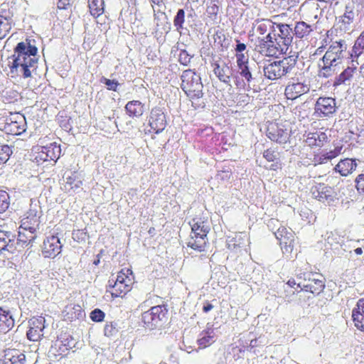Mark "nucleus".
<instances>
[{
    "label": "nucleus",
    "instance_id": "obj_31",
    "mask_svg": "<svg viewBox=\"0 0 364 364\" xmlns=\"http://www.w3.org/2000/svg\"><path fill=\"white\" fill-rule=\"evenodd\" d=\"M355 159L346 158L340 161L334 167L336 172L339 173L342 176H347L352 173L357 168Z\"/></svg>",
    "mask_w": 364,
    "mask_h": 364
},
{
    "label": "nucleus",
    "instance_id": "obj_20",
    "mask_svg": "<svg viewBox=\"0 0 364 364\" xmlns=\"http://www.w3.org/2000/svg\"><path fill=\"white\" fill-rule=\"evenodd\" d=\"M276 28H278L279 32L276 33L275 38H277L286 53L292 42V28L288 24L277 23Z\"/></svg>",
    "mask_w": 364,
    "mask_h": 364
},
{
    "label": "nucleus",
    "instance_id": "obj_61",
    "mask_svg": "<svg viewBox=\"0 0 364 364\" xmlns=\"http://www.w3.org/2000/svg\"><path fill=\"white\" fill-rule=\"evenodd\" d=\"M297 282L294 278H290L286 283V284L290 288H295V286L297 287V284L299 283V279H297Z\"/></svg>",
    "mask_w": 364,
    "mask_h": 364
},
{
    "label": "nucleus",
    "instance_id": "obj_62",
    "mask_svg": "<svg viewBox=\"0 0 364 364\" xmlns=\"http://www.w3.org/2000/svg\"><path fill=\"white\" fill-rule=\"evenodd\" d=\"M152 8H154L155 6L161 7L164 5V0H149Z\"/></svg>",
    "mask_w": 364,
    "mask_h": 364
},
{
    "label": "nucleus",
    "instance_id": "obj_34",
    "mask_svg": "<svg viewBox=\"0 0 364 364\" xmlns=\"http://www.w3.org/2000/svg\"><path fill=\"white\" fill-rule=\"evenodd\" d=\"M124 109L129 117L139 118L144 112V104L139 100H132L126 104Z\"/></svg>",
    "mask_w": 364,
    "mask_h": 364
},
{
    "label": "nucleus",
    "instance_id": "obj_59",
    "mask_svg": "<svg viewBox=\"0 0 364 364\" xmlns=\"http://www.w3.org/2000/svg\"><path fill=\"white\" fill-rule=\"evenodd\" d=\"M72 6V0H58L57 7L60 10H67Z\"/></svg>",
    "mask_w": 364,
    "mask_h": 364
},
{
    "label": "nucleus",
    "instance_id": "obj_14",
    "mask_svg": "<svg viewBox=\"0 0 364 364\" xmlns=\"http://www.w3.org/2000/svg\"><path fill=\"white\" fill-rule=\"evenodd\" d=\"M249 244V237L242 232L236 233L234 236H229L226 240L227 248L235 254L247 252Z\"/></svg>",
    "mask_w": 364,
    "mask_h": 364
},
{
    "label": "nucleus",
    "instance_id": "obj_16",
    "mask_svg": "<svg viewBox=\"0 0 364 364\" xmlns=\"http://www.w3.org/2000/svg\"><path fill=\"white\" fill-rule=\"evenodd\" d=\"M62 247L57 235L48 236L43 240L41 252L45 258L54 259L61 252Z\"/></svg>",
    "mask_w": 364,
    "mask_h": 364
},
{
    "label": "nucleus",
    "instance_id": "obj_21",
    "mask_svg": "<svg viewBox=\"0 0 364 364\" xmlns=\"http://www.w3.org/2000/svg\"><path fill=\"white\" fill-rule=\"evenodd\" d=\"M237 72L247 82L252 80V68L248 55H235Z\"/></svg>",
    "mask_w": 364,
    "mask_h": 364
},
{
    "label": "nucleus",
    "instance_id": "obj_56",
    "mask_svg": "<svg viewBox=\"0 0 364 364\" xmlns=\"http://www.w3.org/2000/svg\"><path fill=\"white\" fill-rule=\"evenodd\" d=\"M327 161L328 157H326L325 153H318L314 156L313 162L315 165L325 164Z\"/></svg>",
    "mask_w": 364,
    "mask_h": 364
},
{
    "label": "nucleus",
    "instance_id": "obj_3",
    "mask_svg": "<svg viewBox=\"0 0 364 364\" xmlns=\"http://www.w3.org/2000/svg\"><path fill=\"white\" fill-rule=\"evenodd\" d=\"M276 31L274 34H267L265 36H257L251 41L254 45V50L265 57L278 58L285 53L282 46L277 41Z\"/></svg>",
    "mask_w": 364,
    "mask_h": 364
},
{
    "label": "nucleus",
    "instance_id": "obj_40",
    "mask_svg": "<svg viewBox=\"0 0 364 364\" xmlns=\"http://www.w3.org/2000/svg\"><path fill=\"white\" fill-rule=\"evenodd\" d=\"M294 35L298 38H307L310 33L313 31L311 25L304 21H299L294 26Z\"/></svg>",
    "mask_w": 364,
    "mask_h": 364
},
{
    "label": "nucleus",
    "instance_id": "obj_37",
    "mask_svg": "<svg viewBox=\"0 0 364 364\" xmlns=\"http://www.w3.org/2000/svg\"><path fill=\"white\" fill-rule=\"evenodd\" d=\"M36 232L32 230H24L20 227L18 239L17 241H16V246L17 247L19 245L23 247V245H28L33 242L36 237Z\"/></svg>",
    "mask_w": 364,
    "mask_h": 364
},
{
    "label": "nucleus",
    "instance_id": "obj_58",
    "mask_svg": "<svg viewBox=\"0 0 364 364\" xmlns=\"http://www.w3.org/2000/svg\"><path fill=\"white\" fill-rule=\"evenodd\" d=\"M342 146L336 147L333 150H331L328 152H326V156L328 157V161L331 160L338 155H340L341 152Z\"/></svg>",
    "mask_w": 364,
    "mask_h": 364
},
{
    "label": "nucleus",
    "instance_id": "obj_27",
    "mask_svg": "<svg viewBox=\"0 0 364 364\" xmlns=\"http://www.w3.org/2000/svg\"><path fill=\"white\" fill-rule=\"evenodd\" d=\"M277 23L270 19H257L253 24L252 29L260 36H265L267 34L272 35L276 31Z\"/></svg>",
    "mask_w": 364,
    "mask_h": 364
},
{
    "label": "nucleus",
    "instance_id": "obj_12",
    "mask_svg": "<svg viewBox=\"0 0 364 364\" xmlns=\"http://www.w3.org/2000/svg\"><path fill=\"white\" fill-rule=\"evenodd\" d=\"M46 318L42 316H33L28 320L27 338L31 341H38L43 337Z\"/></svg>",
    "mask_w": 364,
    "mask_h": 364
},
{
    "label": "nucleus",
    "instance_id": "obj_28",
    "mask_svg": "<svg viewBox=\"0 0 364 364\" xmlns=\"http://www.w3.org/2000/svg\"><path fill=\"white\" fill-rule=\"evenodd\" d=\"M6 251L11 254H16L20 250L16 246L14 236L10 232L0 231V253Z\"/></svg>",
    "mask_w": 364,
    "mask_h": 364
},
{
    "label": "nucleus",
    "instance_id": "obj_39",
    "mask_svg": "<svg viewBox=\"0 0 364 364\" xmlns=\"http://www.w3.org/2000/svg\"><path fill=\"white\" fill-rule=\"evenodd\" d=\"M359 65L358 60H351L350 65L348 66L338 77V82L343 83L350 80L358 70Z\"/></svg>",
    "mask_w": 364,
    "mask_h": 364
},
{
    "label": "nucleus",
    "instance_id": "obj_46",
    "mask_svg": "<svg viewBox=\"0 0 364 364\" xmlns=\"http://www.w3.org/2000/svg\"><path fill=\"white\" fill-rule=\"evenodd\" d=\"M14 26V23H11L0 18V39L6 37Z\"/></svg>",
    "mask_w": 364,
    "mask_h": 364
},
{
    "label": "nucleus",
    "instance_id": "obj_48",
    "mask_svg": "<svg viewBox=\"0 0 364 364\" xmlns=\"http://www.w3.org/2000/svg\"><path fill=\"white\" fill-rule=\"evenodd\" d=\"M118 333V326L117 323L111 321L107 322L104 327V334L107 337H113L115 336Z\"/></svg>",
    "mask_w": 364,
    "mask_h": 364
},
{
    "label": "nucleus",
    "instance_id": "obj_24",
    "mask_svg": "<svg viewBox=\"0 0 364 364\" xmlns=\"http://www.w3.org/2000/svg\"><path fill=\"white\" fill-rule=\"evenodd\" d=\"M85 314L80 304H69L65 306L62 311L63 320L67 322H73L82 319Z\"/></svg>",
    "mask_w": 364,
    "mask_h": 364
},
{
    "label": "nucleus",
    "instance_id": "obj_26",
    "mask_svg": "<svg viewBox=\"0 0 364 364\" xmlns=\"http://www.w3.org/2000/svg\"><path fill=\"white\" fill-rule=\"evenodd\" d=\"M40 216L36 209L30 208L21 219V228L36 232L40 224Z\"/></svg>",
    "mask_w": 364,
    "mask_h": 364
},
{
    "label": "nucleus",
    "instance_id": "obj_51",
    "mask_svg": "<svg viewBox=\"0 0 364 364\" xmlns=\"http://www.w3.org/2000/svg\"><path fill=\"white\" fill-rule=\"evenodd\" d=\"M193 56L186 50H181L178 55V62L184 65L188 66L191 62Z\"/></svg>",
    "mask_w": 364,
    "mask_h": 364
},
{
    "label": "nucleus",
    "instance_id": "obj_36",
    "mask_svg": "<svg viewBox=\"0 0 364 364\" xmlns=\"http://www.w3.org/2000/svg\"><path fill=\"white\" fill-rule=\"evenodd\" d=\"M263 157L268 162L274 163L269 168V170L277 171V170L281 168L282 164H281L280 160H279V154L277 151L276 149H273V148L267 149L263 152Z\"/></svg>",
    "mask_w": 364,
    "mask_h": 364
},
{
    "label": "nucleus",
    "instance_id": "obj_23",
    "mask_svg": "<svg viewBox=\"0 0 364 364\" xmlns=\"http://www.w3.org/2000/svg\"><path fill=\"white\" fill-rule=\"evenodd\" d=\"M312 196L320 201L332 199L334 190L332 187L323 183L315 182L310 189Z\"/></svg>",
    "mask_w": 364,
    "mask_h": 364
},
{
    "label": "nucleus",
    "instance_id": "obj_55",
    "mask_svg": "<svg viewBox=\"0 0 364 364\" xmlns=\"http://www.w3.org/2000/svg\"><path fill=\"white\" fill-rule=\"evenodd\" d=\"M198 345L202 348H206L213 342V336L210 335L205 336L198 341Z\"/></svg>",
    "mask_w": 364,
    "mask_h": 364
},
{
    "label": "nucleus",
    "instance_id": "obj_25",
    "mask_svg": "<svg viewBox=\"0 0 364 364\" xmlns=\"http://www.w3.org/2000/svg\"><path fill=\"white\" fill-rule=\"evenodd\" d=\"M328 141V137L325 132L316 131L315 132H309L304 140L306 146L311 149H321Z\"/></svg>",
    "mask_w": 364,
    "mask_h": 364
},
{
    "label": "nucleus",
    "instance_id": "obj_18",
    "mask_svg": "<svg viewBox=\"0 0 364 364\" xmlns=\"http://www.w3.org/2000/svg\"><path fill=\"white\" fill-rule=\"evenodd\" d=\"M149 125L155 134L161 132L166 127V116L161 108L151 109L149 118Z\"/></svg>",
    "mask_w": 364,
    "mask_h": 364
},
{
    "label": "nucleus",
    "instance_id": "obj_8",
    "mask_svg": "<svg viewBox=\"0 0 364 364\" xmlns=\"http://www.w3.org/2000/svg\"><path fill=\"white\" fill-rule=\"evenodd\" d=\"M168 309L166 305H157L141 314V320L149 328H156L167 320Z\"/></svg>",
    "mask_w": 364,
    "mask_h": 364
},
{
    "label": "nucleus",
    "instance_id": "obj_9",
    "mask_svg": "<svg viewBox=\"0 0 364 364\" xmlns=\"http://www.w3.org/2000/svg\"><path fill=\"white\" fill-rule=\"evenodd\" d=\"M61 154L60 145L57 142H52L48 145L37 147L35 161L38 165L46 162H56Z\"/></svg>",
    "mask_w": 364,
    "mask_h": 364
},
{
    "label": "nucleus",
    "instance_id": "obj_17",
    "mask_svg": "<svg viewBox=\"0 0 364 364\" xmlns=\"http://www.w3.org/2000/svg\"><path fill=\"white\" fill-rule=\"evenodd\" d=\"M315 113L320 117H329L336 110L335 99L329 97H320L315 104Z\"/></svg>",
    "mask_w": 364,
    "mask_h": 364
},
{
    "label": "nucleus",
    "instance_id": "obj_45",
    "mask_svg": "<svg viewBox=\"0 0 364 364\" xmlns=\"http://www.w3.org/2000/svg\"><path fill=\"white\" fill-rule=\"evenodd\" d=\"M185 21V11L183 9H178L173 18V26L176 31H180L183 28Z\"/></svg>",
    "mask_w": 364,
    "mask_h": 364
},
{
    "label": "nucleus",
    "instance_id": "obj_49",
    "mask_svg": "<svg viewBox=\"0 0 364 364\" xmlns=\"http://www.w3.org/2000/svg\"><path fill=\"white\" fill-rule=\"evenodd\" d=\"M10 200L8 193L0 190V213L5 212L9 207Z\"/></svg>",
    "mask_w": 364,
    "mask_h": 364
},
{
    "label": "nucleus",
    "instance_id": "obj_52",
    "mask_svg": "<svg viewBox=\"0 0 364 364\" xmlns=\"http://www.w3.org/2000/svg\"><path fill=\"white\" fill-rule=\"evenodd\" d=\"M90 319L95 322H102L105 317V314L100 309H95L91 311Z\"/></svg>",
    "mask_w": 364,
    "mask_h": 364
},
{
    "label": "nucleus",
    "instance_id": "obj_53",
    "mask_svg": "<svg viewBox=\"0 0 364 364\" xmlns=\"http://www.w3.org/2000/svg\"><path fill=\"white\" fill-rule=\"evenodd\" d=\"M355 183L358 193L364 195V173H360L357 176L355 179Z\"/></svg>",
    "mask_w": 364,
    "mask_h": 364
},
{
    "label": "nucleus",
    "instance_id": "obj_5",
    "mask_svg": "<svg viewBox=\"0 0 364 364\" xmlns=\"http://www.w3.org/2000/svg\"><path fill=\"white\" fill-rule=\"evenodd\" d=\"M296 64V58L293 55L274 61L264 67V76L272 80L280 79L291 73Z\"/></svg>",
    "mask_w": 364,
    "mask_h": 364
},
{
    "label": "nucleus",
    "instance_id": "obj_33",
    "mask_svg": "<svg viewBox=\"0 0 364 364\" xmlns=\"http://www.w3.org/2000/svg\"><path fill=\"white\" fill-rule=\"evenodd\" d=\"M208 243L207 236L198 233L191 232L190 239L187 243L188 247L198 251L203 252L205 250Z\"/></svg>",
    "mask_w": 364,
    "mask_h": 364
},
{
    "label": "nucleus",
    "instance_id": "obj_7",
    "mask_svg": "<svg viewBox=\"0 0 364 364\" xmlns=\"http://www.w3.org/2000/svg\"><path fill=\"white\" fill-rule=\"evenodd\" d=\"M309 81L304 76L292 77L284 89V95L287 100H295L310 91Z\"/></svg>",
    "mask_w": 364,
    "mask_h": 364
},
{
    "label": "nucleus",
    "instance_id": "obj_10",
    "mask_svg": "<svg viewBox=\"0 0 364 364\" xmlns=\"http://www.w3.org/2000/svg\"><path fill=\"white\" fill-rule=\"evenodd\" d=\"M266 135L274 142L286 144L290 137V130L282 122H270L267 125Z\"/></svg>",
    "mask_w": 364,
    "mask_h": 364
},
{
    "label": "nucleus",
    "instance_id": "obj_54",
    "mask_svg": "<svg viewBox=\"0 0 364 364\" xmlns=\"http://www.w3.org/2000/svg\"><path fill=\"white\" fill-rule=\"evenodd\" d=\"M363 48L354 43L350 53L351 60H358V58L363 54Z\"/></svg>",
    "mask_w": 364,
    "mask_h": 364
},
{
    "label": "nucleus",
    "instance_id": "obj_50",
    "mask_svg": "<svg viewBox=\"0 0 364 364\" xmlns=\"http://www.w3.org/2000/svg\"><path fill=\"white\" fill-rule=\"evenodd\" d=\"M323 63V66L319 70L318 75L320 77H328L331 76L335 72V69H333V67H335L336 65H330L326 64V63Z\"/></svg>",
    "mask_w": 364,
    "mask_h": 364
},
{
    "label": "nucleus",
    "instance_id": "obj_42",
    "mask_svg": "<svg viewBox=\"0 0 364 364\" xmlns=\"http://www.w3.org/2000/svg\"><path fill=\"white\" fill-rule=\"evenodd\" d=\"M132 289V287L119 282V281H115L112 286L111 296L112 298H123Z\"/></svg>",
    "mask_w": 364,
    "mask_h": 364
},
{
    "label": "nucleus",
    "instance_id": "obj_44",
    "mask_svg": "<svg viewBox=\"0 0 364 364\" xmlns=\"http://www.w3.org/2000/svg\"><path fill=\"white\" fill-rule=\"evenodd\" d=\"M14 8L9 3L4 2L1 4L0 18L11 23H14Z\"/></svg>",
    "mask_w": 364,
    "mask_h": 364
},
{
    "label": "nucleus",
    "instance_id": "obj_19",
    "mask_svg": "<svg viewBox=\"0 0 364 364\" xmlns=\"http://www.w3.org/2000/svg\"><path fill=\"white\" fill-rule=\"evenodd\" d=\"M213 71L220 82L230 84L233 74L232 66L225 61H215L211 64Z\"/></svg>",
    "mask_w": 364,
    "mask_h": 364
},
{
    "label": "nucleus",
    "instance_id": "obj_63",
    "mask_svg": "<svg viewBox=\"0 0 364 364\" xmlns=\"http://www.w3.org/2000/svg\"><path fill=\"white\" fill-rule=\"evenodd\" d=\"M213 308V306L211 304L207 303L205 305L203 306V312L207 313L209 311H210Z\"/></svg>",
    "mask_w": 364,
    "mask_h": 364
},
{
    "label": "nucleus",
    "instance_id": "obj_6",
    "mask_svg": "<svg viewBox=\"0 0 364 364\" xmlns=\"http://www.w3.org/2000/svg\"><path fill=\"white\" fill-rule=\"evenodd\" d=\"M0 125V129L2 131L13 136L21 135L26 132L27 128L26 118L19 112H11Z\"/></svg>",
    "mask_w": 364,
    "mask_h": 364
},
{
    "label": "nucleus",
    "instance_id": "obj_35",
    "mask_svg": "<svg viewBox=\"0 0 364 364\" xmlns=\"http://www.w3.org/2000/svg\"><path fill=\"white\" fill-rule=\"evenodd\" d=\"M82 186V180L76 172L66 178L63 190L65 193H75Z\"/></svg>",
    "mask_w": 364,
    "mask_h": 364
},
{
    "label": "nucleus",
    "instance_id": "obj_57",
    "mask_svg": "<svg viewBox=\"0 0 364 364\" xmlns=\"http://www.w3.org/2000/svg\"><path fill=\"white\" fill-rule=\"evenodd\" d=\"M104 82L109 90L117 91V87L119 86V82L115 80H109L107 78H103L102 80Z\"/></svg>",
    "mask_w": 364,
    "mask_h": 364
},
{
    "label": "nucleus",
    "instance_id": "obj_30",
    "mask_svg": "<svg viewBox=\"0 0 364 364\" xmlns=\"http://www.w3.org/2000/svg\"><path fill=\"white\" fill-rule=\"evenodd\" d=\"M190 225L191 227L192 233H200L203 235L204 237H206L210 231V225L208 218L197 215L190 222Z\"/></svg>",
    "mask_w": 364,
    "mask_h": 364
},
{
    "label": "nucleus",
    "instance_id": "obj_60",
    "mask_svg": "<svg viewBox=\"0 0 364 364\" xmlns=\"http://www.w3.org/2000/svg\"><path fill=\"white\" fill-rule=\"evenodd\" d=\"M237 42H239L237 41ZM247 46L245 43H238L237 45H236V48H235V55H245V53H243L242 52L246 49Z\"/></svg>",
    "mask_w": 364,
    "mask_h": 364
},
{
    "label": "nucleus",
    "instance_id": "obj_41",
    "mask_svg": "<svg viewBox=\"0 0 364 364\" xmlns=\"http://www.w3.org/2000/svg\"><path fill=\"white\" fill-rule=\"evenodd\" d=\"M89 11L91 16L97 18L105 11L104 0H87Z\"/></svg>",
    "mask_w": 364,
    "mask_h": 364
},
{
    "label": "nucleus",
    "instance_id": "obj_43",
    "mask_svg": "<svg viewBox=\"0 0 364 364\" xmlns=\"http://www.w3.org/2000/svg\"><path fill=\"white\" fill-rule=\"evenodd\" d=\"M134 277L130 268H123L117 274L116 281L126 284L132 288Z\"/></svg>",
    "mask_w": 364,
    "mask_h": 364
},
{
    "label": "nucleus",
    "instance_id": "obj_22",
    "mask_svg": "<svg viewBox=\"0 0 364 364\" xmlns=\"http://www.w3.org/2000/svg\"><path fill=\"white\" fill-rule=\"evenodd\" d=\"M357 15L353 5H346L344 14L338 20L340 30L344 32L350 31Z\"/></svg>",
    "mask_w": 364,
    "mask_h": 364
},
{
    "label": "nucleus",
    "instance_id": "obj_29",
    "mask_svg": "<svg viewBox=\"0 0 364 364\" xmlns=\"http://www.w3.org/2000/svg\"><path fill=\"white\" fill-rule=\"evenodd\" d=\"M352 321L354 326L359 331L364 332V299H359L352 310Z\"/></svg>",
    "mask_w": 364,
    "mask_h": 364
},
{
    "label": "nucleus",
    "instance_id": "obj_15",
    "mask_svg": "<svg viewBox=\"0 0 364 364\" xmlns=\"http://www.w3.org/2000/svg\"><path fill=\"white\" fill-rule=\"evenodd\" d=\"M346 49V47L343 44V41L334 42L330 46L322 58L323 63L330 65H337L343 58V54Z\"/></svg>",
    "mask_w": 364,
    "mask_h": 364
},
{
    "label": "nucleus",
    "instance_id": "obj_13",
    "mask_svg": "<svg viewBox=\"0 0 364 364\" xmlns=\"http://www.w3.org/2000/svg\"><path fill=\"white\" fill-rule=\"evenodd\" d=\"M276 238L279 242V245L284 253H291L294 247V232L291 229L281 226L274 232Z\"/></svg>",
    "mask_w": 364,
    "mask_h": 364
},
{
    "label": "nucleus",
    "instance_id": "obj_32",
    "mask_svg": "<svg viewBox=\"0 0 364 364\" xmlns=\"http://www.w3.org/2000/svg\"><path fill=\"white\" fill-rule=\"evenodd\" d=\"M14 326V319L11 311L5 308L0 307V332L6 333Z\"/></svg>",
    "mask_w": 364,
    "mask_h": 364
},
{
    "label": "nucleus",
    "instance_id": "obj_11",
    "mask_svg": "<svg viewBox=\"0 0 364 364\" xmlns=\"http://www.w3.org/2000/svg\"><path fill=\"white\" fill-rule=\"evenodd\" d=\"M73 346V340L67 333H61L51 346V352L55 357L63 358L67 355Z\"/></svg>",
    "mask_w": 364,
    "mask_h": 364
},
{
    "label": "nucleus",
    "instance_id": "obj_38",
    "mask_svg": "<svg viewBox=\"0 0 364 364\" xmlns=\"http://www.w3.org/2000/svg\"><path fill=\"white\" fill-rule=\"evenodd\" d=\"M26 359L24 353L18 350H12L5 355L2 364H26Z\"/></svg>",
    "mask_w": 364,
    "mask_h": 364
},
{
    "label": "nucleus",
    "instance_id": "obj_2",
    "mask_svg": "<svg viewBox=\"0 0 364 364\" xmlns=\"http://www.w3.org/2000/svg\"><path fill=\"white\" fill-rule=\"evenodd\" d=\"M296 279L299 280L297 284V288L299 289L287 294L286 297L289 299L291 296L296 295L299 304L304 301L301 295L302 292L306 291L314 295H318L325 288V282L322 275L316 272H301L296 275Z\"/></svg>",
    "mask_w": 364,
    "mask_h": 364
},
{
    "label": "nucleus",
    "instance_id": "obj_4",
    "mask_svg": "<svg viewBox=\"0 0 364 364\" xmlns=\"http://www.w3.org/2000/svg\"><path fill=\"white\" fill-rule=\"evenodd\" d=\"M181 88L191 100L203 97V85L200 77L193 70H186L181 75Z\"/></svg>",
    "mask_w": 364,
    "mask_h": 364
},
{
    "label": "nucleus",
    "instance_id": "obj_64",
    "mask_svg": "<svg viewBox=\"0 0 364 364\" xmlns=\"http://www.w3.org/2000/svg\"><path fill=\"white\" fill-rule=\"evenodd\" d=\"M221 37H223L225 38V35L223 33L222 31H217L215 32V33L214 34V41L215 42H216V39L217 38H218L219 39L221 38Z\"/></svg>",
    "mask_w": 364,
    "mask_h": 364
},
{
    "label": "nucleus",
    "instance_id": "obj_47",
    "mask_svg": "<svg viewBox=\"0 0 364 364\" xmlns=\"http://www.w3.org/2000/svg\"><path fill=\"white\" fill-rule=\"evenodd\" d=\"M12 154V150L10 146L6 144L0 143V164H5Z\"/></svg>",
    "mask_w": 364,
    "mask_h": 364
},
{
    "label": "nucleus",
    "instance_id": "obj_1",
    "mask_svg": "<svg viewBox=\"0 0 364 364\" xmlns=\"http://www.w3.org/2000/svg\"><path fill=\"white\" fill-rule=\"evenodd\" d=\"M38 48L31 44V41L18 43L14 48V54L8 58V66L12 76H19L23 78L31 77L37 63Z\"/></svg>",
    "mask_w": 364,
    "mask_h": 364
}]
</instances>
